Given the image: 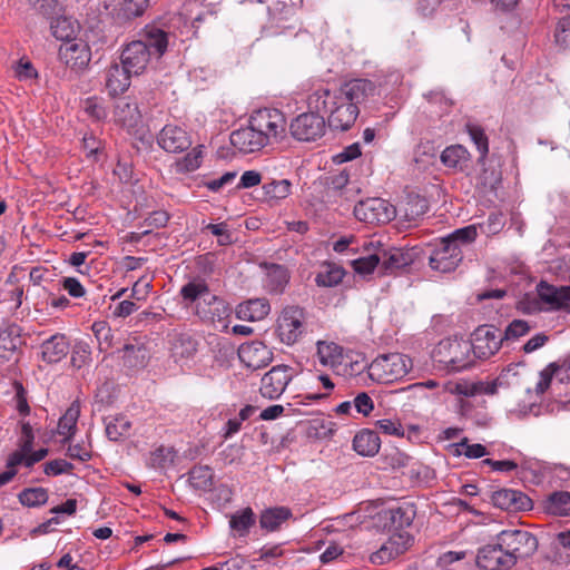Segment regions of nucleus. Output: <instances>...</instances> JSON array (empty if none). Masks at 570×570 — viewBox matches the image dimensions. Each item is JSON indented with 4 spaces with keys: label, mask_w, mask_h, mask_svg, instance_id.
<instances>
[{
    "label": "nucleus",
    "mask_w": 570,
    "mask_h": 570,
    "mask_svg": "<svg viewBox=\"0 0 570 570\" xmlns=\"http://www.w3.org/2000/svg\"><path fill=\"white\" fill-rule=\"evenodd\" d=\"M376 92L374 82L352 79L332 90L315 89L307 98L311 110L327 115L328 126L335 130H348L357 119L360 107Z\"/></svg>",
    "instance_id": "nucleus-1"
},
{
    "label": "nucleus",
    "mask_w": 570,
    "mask_h": 570,
    "mask_svg": "<svg viewBox=\"0 0 570 570\" xmlns=\"http://www.w3.org/2000/svg\"><path fill=\"white\" fill-rule=\"evenodd\" d=\"M168 33L156 26H146L142 38L129 42L121 52V65L134 76L144 73L153 60L167 50Z\"/></svg>",
    "instance_id": "nucleus-2"
},
{
    "label": "nucleus",
    "mask_w": 570,
    "mask_h": 570,
    "mask_svg": "<svg viewBox=\"0 0 570 570\" xmlns=\"http://www.w3.org/2000/svg\"><path fill=\"white\" fill-rule=\"evenodd\" d=\"M476 235V227L469 225L442 238L430 256L431 268L440 273L455 271L463 258L462 246L472 243Z\"/></svg>",
    "instance_id": "nucleus-3"
},
{
    "label": "nucleus",
    "mask_w": 570,
    "mask_h": 570,
    "mask_svg": "<svg viewBox=\"0 0 570 570\" xmlns=\"http://www.w3.org/2000/svg\"><path fill=\"white\" fill-rule=\"evenodd\" d=\"M517 307L524 314L570 308V287H534L519 298Z\"/></svg>",
    "instance_id": "nucleus-4"
},
{
    "label": "nucleus",
    "mask_w": 570,
    "mask_h": 570,
    "mask_svg": "<svg viewBox=\"0 0 570 570\" xmlns=\"http://www.w3.org/2000/svg\"><path fill=\"white\" fill-rule=\"evenodd\" d=\"M412 360L401 353L383 354L368 365V376L380 384H391L404 379L412 370Z\"/></svg>",
    "instance_id": "nucleus-5"
},
{
    "label": "nucleus",
    "mask_w": 570,
    "mask_h": 570,
    "mask_svg": "<svg viewBox=\"0 0 570 570\" xmlns=\"http://www.w3.org/2000/svg\"><path fill=\"white\" fill-rule=\"evenodd\" d=\"M434 360L451 371H461L471 363V344L461 337L442 340L433 352Z\"/></svg>",
    "instance_id": "nucleus-6"
},
{
    "label": "nucleus",
    "mask_w": 570,
    "mask_h": 570,
    "mask_svg": "<svg viewBox=\"0 0 570 570\" xmlns=\"http://www.w3.org/2000/svg\"><path fill=\"white\" fill-rule=\"evenodd\" d=\"M249 124L263 136L267 146L281 141L286 134L287 121L285 115L278 109L264 108L256 110L249 117Z\"/></svg>",
    "instance_id": "nucleus-7"
},
{
    "label": "nucleus",
    "mask_w": 570,
    "mask_h": 570,
    "mask_svg": "<svg viewBox=\"0 0 570 570\" xmlns=\"http://www.w3.org/2000/svg\"><path fill=\"white\" fill-rule=\"evenodd\" d=\"M181 296L187 304H194L196 313L203 318H215L227 312L225 303L208 287H183Z\"/></svg>",
    "instance_id": "nucleus-8"
},
{
    "label": "nucleus",
    "mask_w": 570,
    "mask_h": 570,
    "mask_svg": "<svg viewBox=\"0 0 570 570\" xmlns=\"http://www.w3.org/2000/svg\"><path fill=\"white\" fill-rule=\"evenodd\" d=\"M498 541L500 547L513 558L514 563H517L518 559L533 554L538 548L537 538L530 532L520 529L501 531L498 534Z\"/></svg>",
    "instance_id": "nucleus-9"
},
{
    "label": "nucleus",
    "mask_w": 570,
    "mask_h": 570,
    "mask_svg": "<svg viewBox=\"0 0 570 570\" xmlns=\"http://www.w3.org/2000/svg\"><path fill=\"white\" fill-rule=\"evenodd\" d=\"M305 313L297 306L285 307L277 320V334L286 345L295 344L305 331Z\"/></svg>",
    "instance_id": "nucleus-10"
},
{
    "label": "nucleus",
    "mask_w": 570,
    "mask_h": 570,
    "mask_svg": "<svg viewBox=\"0 0 570 570\" xmlns=\"http://www.w3.org/2000/svg\"><path fill=\"white\" fill-rule=\"evenodd\" d=\"M354 215L367 224H385L396 216V207L382 198H367L355 205Z\"/></svg>",
    "instance_id": "nucleus-11"
},
{
    "label": "nucleus",
    "mask_w": 570,
    "mask_h": 570,
    "mask_svg": "<svg viewBox=\"0 0 570 570\" xmlns=\"http://www.w3.org/2000/svg\"><path fill=\"white\" fill-rule=\"evenodd\" d=\"M315 110L298 115L292 120L289 130L292 136L301 141H313L325 132V119Z\"/></svg>",
    "instance_id": "nucleus-12"
},
{
    "label": "nucleus",
    "mask_w": 570,
    "mask_h": 570,
    "mask_svg": "<svg viewBox=\"0 0 570 570\" xmlns=\"http://www.w3.org/2000/svg\"><path fill=\"white\" fill-rule=\"evenodd\" d=\"M503 338L493 325H481L472 334L471 351L481 360L494 355L501 347Z\"/></svg>",
    "instance_id": "nucleus-13"
},
{
    "label": "nucleus",
    "mask_w": 570,
    "mask_h": 570,
    "mask_svg": "<svg viewBox=\"0 0 570 570\" xmlns=\"http://www.w3.org/2000/svg\"><path fill=\"white\" fill-rule=\"evenodd\" d=\"M501 385L499 380L471 382L465 380L448 381L443 391L456 396L473 397L478 395H493Z\"/></svg>",
    "instance_id": "nucleus-14"
},
{
    "label": "nucleus",
    "mask_w": 570,
    "mask_h": 570,
    "mask_svg": "<svg viewBox=\"0 0 570 570\" xmlns=\"http://www.w3.org/2000/svg\"><path fill=\"white\" fill-rule=\"evenodd\" d=\"M415 510L413 505H397L382 509L377 514V521L389 532L405 531L414 520Z\"/></svg>",
    "instance_id": "nucleus-15"
},
{
    "label": "nucleus",
    "mask_w": 570,
    "mask_h": 570,
    "mask_svg": "<svg viewBox=\"0 0 570 570\" xmlns=\"http://www.w3.org/2000/svg\"><path fill=\"white\" fill-rule=\"evenodd\" d=\"M389 539L373 552L370 560L374 564L386 563L404 553L411 544L412 538L406 531L390 532Z\"/></svg>",
    "instance_id": "nucleus-16"
},
{
    "label": "nucleus",
    "mask_w": 570,
    "mask_h": 570,
    "mask_svg": "<svg viewBox=\"0 0 570 570\" xmlns=\"http://www.w3.org/2000/svg\"><path fill=\"white\" fill-rule=\"evenodd\" d=\"M292 377V371L288 366H274L262 377L259 391L266 399H277L284 393Z\"/></svg>",
    "instance_id": "nucleus-17"
},
{
    "label": "nucleus",
    "mask_w": 570,
    "mask_h": 570,
    "mask_svg": "<svg viewBox=\"0 0 570 570\" xmlns=\"http://www.w3.org/2000/svg\"><path fill=\"white\" fill-rule=\"evenodd\" d=\"M476 562L484 570H508L515 564L513 558L500 547L499 541L480 549Z\"/></svg>",
    "instance_id": "nucleus-18"
},
{
    "label": "nucleus",
    "mask_w": 570,
    "mask_h": 570,
    "mask_svg": "<svg viewBox=\"0 0 570 570\" xmlns=\"http://www.w3.org/2000/svg\"><path fill=\"white\" fill-rule=\"evenodd\" d=\"M494 507L509 511H525L532 508V501L521 491L513 489H499L490 497Z\"/></svg>",
    "instance_id": "nucleus-19"
},
{
    "label": "nucleus",
    "mask_w": 570,
    "mask_h": 570,
    "mask_svg": "<svg viewBox=\"0 0 570 570\" xmlns=\"http://www.w3.org/2000/svg\"><path fill=\"white\" fill-rule=\"evenodd\" d=\"M238 356L240 362L252 370L264 367L273 360L272 351L258 341L243 344L238 350Z\"/></svg>",
    "instance_id": "nucleus-20"
},
{
    "label": "nucleus",
    "mask_w": 570,
    "mask_h": 570,
    "mask_svg": "<svg viewBox=\"0 0 570 570\" xmlns=\"http://www.w3.org/2000/svg\"><path fill=\"white\" fill-rule=\"evenodd\" d=\"M158 145L168 153H181L188 149L191 140L187 131L176 125H166L157 137Z\"/></svg>",
    "instance_id": "nucleus-21"
},
{
    "label": "nucleus",
    "mask_w": 570,
    "mask_h": 570,
    "mask_svg": "<svg viewBox=\"0 0 570 570\" xmlns=\"http://www.w3.org/2000/svg\"><path fill=\"white\" fill-rule=\"evenodd\" d=\"M230 144L244 154L254 153L267 146L263 140V136L249 122L246 127H242L230 134Z\"/></svg>",
    "instance_id": "nucleus-22"
},
{
    "label": "nucleus",
    "mask_w": 570,
    "mask_h": 570,
    "mask_svg": "<svg viewBox=\"0 0 570 570\" xmlns=\"http://www.w3.org/2000/svg\"><path fill=\"white\" fill-rule=\"evenodd\" d=\"M59 58L72 69H82L89 63L91 55L87 43L79 40L61 45Z\"/></svg>",
    "instance_id": "nucleus-23"
},
{
    "label": "nucleus",
    "mask_w": 570,
    "mask_h": 570,
    "mask_svg": "<svg viewBox=\"0 0 570 570\" xmlns=\"http://www.w3.org/2000/svg\"><path fill=\"white\" fill-rule=\"evenodd\" d=\"M368 365L363 353L345 348L334 373L338 376L351 379L360 375L364 370H368Z\"/></svg>",
    "instance_id": "nucleus-24"
},
{
    "label": "nucleus",
    "mask_w": 570,
    "mask_h": 570,
    "mask_svg": "<svg viewBox=\"0 0 570 570\" xmlns=\"http://www.w3.org/2000/svg\"><path fill=\"white\" fill-rule=\"evenodd\" d=\"M198 342L189 334L176 335L170 343V357L179 365L188 364L197 352Z\"/></svg>",
    "instance_id": "nucleus-25"
},
{
    "label": "nucleus",
    "mask_w": 570,
    "mask_h": 570,
    "mask_svg": "<svg viewBox=\"0 0 570 570\" xmlns=\"http://www.w3.org/2000/svg\"><path fill=\"white\" fill-rule=\"evenodd\" d=\"M376 253L380 258V272L383 274H394L412 262L411 256L400 248L380 249Z\"/></svg>",
    "instance_id": "nucleus-26"
},
{
    "label": "nucleus",
    "mask_w": 570,
    "mask_h": 570,
    "mask_svg": "<svg viewBox=\"0 0 570 570\" xmlns=\"http://www.w3.org/2000/svg\"><path fill=\"white\" fill-rule=\"evenodd\" d=\"M271 312V304L266 298H250L240 303L236 315L242 321L257 322L264 320Z\"/></svg>",
    "instance_id": "nucleus-27"
},
{
    "label": "nucleus",
    "mask_w": 570,
    "mask_h": 570,
    "mask_svg": "<svg viewBox=\"0 0 570 570\" xmlns=\"http://www.w3.org/2000/svg\"><path fill=\"white\" fill-rule=\"evenodd\" d=\"M134 76L124 65H111L106 72V88L112 96L125 92L130 86Z\"/></svg>",
    "instance_id": "nucleus-28"
},
{
    "label": "nucleus",
    "mask_w": 570,
    "mask_h": 570,
    "mask_svg": "<svg viewBox=\"0 0 570 570\" xmlns=\"http://www.w3.org/2000/svg\"><path fill=\"white\" fill-rule=\"evenodd\" d=\"M344 350L343 346L335 342L318 341L316 343V357L322 366L328 367L334 372Z\"/></svg>",
    "instance_id": "nucleus-29"
},
{
    "label": "nucleus",
    "mask_w": 570,
    "mask_h": 570,
    "mask_svg": "<svg viewBox=\"0 0 570 570\" xmlns=\"http://www.w3.org/2000/svg\"><path fill=\"white\" fill-rule=\"evenodd\" d=\"M441 161L448 168L462 171L469 166L470 154L462 145H452L442 151Z\"/></svg>",
    "instance_id": "nucleus-30"
},
{
    "label": "nucleus",
    "mask_w": 570,
    "mask_h": 570,
    "mask_svg": "<svg viewBox=\"0 0 570 570\" xmlns=\"http://www.w3.org/2000/svg\"><path fill=\"white\" fill-rule=\"evenodd\" d=\"M353 448L360 455L374 456L381 448V440L376 432L362 430L354 436Z\"/></svg>",
    "instance_id": "nucleus-31"
},
{
    "label": "nucleus",
    "mask_w": 570,
    "mask_h": 570,
    "mask_svg": "<svg viewBox=\"0 0 570 570\" xmlns=\"http://www.w3.org/2000/svg\"><path fill=\"white\" fill-rule=\"evenodd\" d=\"M115 118L122 126L128 128L136 127L141 119L138 105L128 99H120L115 106Z\"/></svg>",
    "instance_id": "nucleus-32"
},
{
    "label": "nucleus",
    "mask_w": 570,
    "mask_h": 570,
    "mask_svg": "<svg viewBox=\"0 0 570 570\" xmlns=\"http://www.w3.org/2000/svg\"><path fill=\"white\" fill-rule=\"evenodd\" d=\"M69 351V344L63 335H55L41 346L42 358L49 363L61 361Z\"/></svg>",
    "instance_id": "nucleus-33"
},
{
    "label": "nucleus",
    "mask_w": 570,
    "mask_h": 570,
    "mask_svg": "<svg viewBox=\"0 0 570 570\" xmlns=\"http://www.w3.org/2000/svg\"><path fill=\"white\" fill-rule=\"evenodd\" d=\"M79 416L80 404L75 401L70 404L58 422L57 432L59 435L63 436L65 441H69L75 435Z\"/></svg>",
    "instance_id": "nucleus-34"
},
{
    "label": "nucleus",
    "mask_w": 570,
    "mask_h": 570,
    "mask_svg": "<svg viewBox=\"0 0 570 570\" xmlns=\"http://www.w3.org/2000/svg\"><path fill=\"white\" fill-rule=\"evenodd\" d=\"M292 517V512L285 507H275L262 512L259 524L267 531H275Z\"/></svg>",
    "instance_id": "nucleus-35"
},
{
    "label": "nucleus",
    "mask_w": 570,
    "mask_h": 570,
    "mask_svg": "<svg viewBox=\"0 0 570 570\" xmlns=\"http://www.w3.org/2000/svg\"><path fill=\"white\" fill-rule=\"evenodd\" d=\"M33 440L35 436L30 424L22 423L19 449L10 455L8 460V468H14L22 463L23 455L28 454L32 450Z\"/></svg>",
    "instance_id": "nucleus-36"
},
{
    "label": "nucleus",
    "mask_w": 570,
    "mask_h": 570,
    "mask_svg": "<svg viewBox=\"0 0 570 570\" xmlns=\"http://www.w3.org/2000/svg\"><path fill=\"white\" fill-rule=\"evenodd\" d=\"M50 30L52 36L61 41L73 42L78 24L67 17H58L51 20Z\"/></svg>",
    "instance_id": "nucleus-37"
},
{
    "label": "nucleus",
    "mask_w": 570,
    "mask_h": 570,
    "mask_svg": "<svg viewBox=\"0 0 570 570\" xmlns=\"http://www.w3.org/2000/svg\"><path fill=\"white\" fill-rule=\"evenodd\" d=\"M122 352L124 363L128 367H142L149 358L147 348L139 342L126 344Z\"/></svg>",
    "instance_id": "nucleus-38"
},
{
    "label": "nucleus",
    "mask_w": 570,
    "mask_h": 570,
    "mask_svg": "<svg viewBox=\"0 0 570 570\" xmlns=\"http://www.w3.org/2000/svg\"><path fill=\"white\" fill-rule=\"evenodd\" d=\"M426 209L428 205L425 199L416 196L409 198L406 203L396 208V215L399 214L405 220L412 223L416 222L419 217L425 214Z\"/></svg>",
    "instance_id": "nucleus-39"
},
{
    "label": "nucleus",
    "mask_w": 570,
    "mask_h": 570,
    "mask_svg": "<svg viewBox=\"0 0 570 570\" xmlns=\"http://www.w3.org/2000/svg\"><path fill=\"white\" fill-rule=\"evenodd\" d=\"M544 510L553 515H569L570 514V493L569 492H554L550 494L544 501Z\"/></svg>",
    "instance_id": "nucleus-40"
},
{
    "label": "nucleus",
    "mask_w": 570,
    "mask_h": 570,
    "mask_svg": "<svg viewBox=\"0 0 570 570\" xmlns=\"http://www.w3.org/2000/svg\"><path fill=\"white\" fill-rule=\"evenodd\" d=\"M149 0H124L118 9L117 17L121 21H129L144 14Z\"/></svg>",
    "instance_id": "nucleus-41"
},
{
    "label": "nucleus",
    "mask_w": 570,
    "mask_h": 570,
    "mask_svg": "<svg viewBox=\"0 0 570 570\" xmlns=\"http://www.w3.org/2000/svg\"><path fill=\"white\" fill-rule=\"evenodd\" d=\"M255 523L254 512L250 508L237 511L230 517V529L238 535H246L250 527Z\"/></svg>",
    "instance_id": "nucleus-42"
},
{
    "label": "nucleus",
    "mask_w": 570,
    "mask_h": 570,
    "mask_svg": "<svg viewBox=\"0 0 570 570\" xmlns=\"http://www.w3.org/2000/svg\"><path fill=\"white\" fill-rule=\"evenodd\" d=\"M130 421L125 416L111 417L106 423V434L111 441H119L129 435Z\"/></svg>",
    "instance_id": "nucleus-43"
},
{
    "label": "nucleus",
    "mask_w": 570,
    "mask_h": 570,
    "mask_svg": "<svg viewBox=\"0 0 570 570\" xmlns=\"http://www.w3.org/2000/svg\"><path fill=\"white\" fill-rule=\"evenodd\" d=\"M345 276V271L340 265L327 263L324 271L316 277L317 285H338Z\"/></svg>",
    "instance_id": "nucleus-44"
},
{
    "label": "nucleus",
    "mask_w": 570,
    "mask_h": 570,
    "mask_svg": "<svg viewBox=\"0 0 570 570\" xmlns=\"http://www.w3.org/2000/svg\"><path fill=\"white\" fill-rule=\"evenodd\" d=\"M291 181L287 179L273 180L263 185L264 195L271 200H281L291 194Z\"/></svg>",
    "instance_id": "nucleus-45"
},
{
    "label": "nucleus",
    "mask_w": 570,
    "mask_h": 570,
    "mask_svg": "<svg viewBox=\"0 0 570 570\" xmlns=\"http://www.w3.org/2000/svg\"><path fill=\"white\" fill-rule=\"evenodd\" d=\"M203 160V146H197L185 157L176 161L178 173H190L199 168Z\"/></svg>",
    "instance_id": "nucleus-46"
},
{
    "label": "nucleus",
    "mask_w": 570,
    "mask_h": 570,
    "mask_svg": "<svg viewBox=\"0 0 570 570\" xmlns=\"http://www.w3.org/2000/svg\"><path fill=\"white\" fill-rule=\"evenodd\" d=\"M21 504L35 508L45 504L48 501V492L43 488L26 489L19 494Z\"/></svg>",
    "instance_id": "nucleus-47"
},
{
    "label": "nucleus",
    "mask_w": 570,
    "mask_h": 570,
    "mask_svg": "<svg viewBox=\"0 0 570 570\" xmlns=\"http://www.w3.org/2000/svg\"><path fill=\"white\" fill-rule=\"evenodd\" d=\"M352 266L356 274L361 276H366L373 273L375 268L380 269V258L377 257V253H375L352 261Z\"/></svg>",
    "instance_id": "nucleus-48"
},
{
    "label": "nucleus",
    "mask_w": 570,
    "mask_h": 570,
    "mask_svg": "<svg viewBox=\"0 0 570 570\" xmlns=\"http://www.w3.org/2000/svg\"><path fill=\"white\" fill-rule=\"evenodd\" d=\"M19 344V337L8 331L0 333V357L9 360L16 352Z\"/></svg>",
    "instance_id": "nucleus-49"
},
{
    "label": "nucleus",
    "mask_w": 570,
    "mask_h": 570,
    "mask_svg": "<svg viewBox=\"0 0 570 570\" xmlns=\"http://www.w3.org/2000/svg\"><path fill=\"white\" fill-rule=\"evenodd\" d=\"M266 269L268 281L273 285H286L289 281L287 269L277 264H264L262 265Z\"/></svg>",
    "instance_id": "nucleus-50"
},
{
    "label": "nucleus",
    "mask_w": 570,
    "mask_h": 570,
    "mask_svg": "<svg viewBox=\"0 0 570 570\" xmlns=\"http://www.w3.org/2000/svg\"><path fill=\"white\" fill-rule=\"evenodd\" d=\"M530 328L531 327L527 321L514 320L505 328L504 336H502V338L503 341H515L519 337L528 334Z\"/></svg>",
    "instance_id": "nucleus-51"
},
{
    "label": "nucleus",
    "mask_w": 570,
    "mask_h": 570,
    "mask_svg": "<svg viewBox=\"0 0 570 570\" xmlns=\"http://www.w3.org/2000/svg\"><path fill=\"white\" fill-rule=\"evenodd\" d=\"M456 451L459 454H463L470 459H479L488 454L487 449L482 444H470L466 440L458 444Z\"/></svg>",
    "instance_id": "nucleus-52"
},
{
    "label": "nucleus",
    "mask_w": 570,
    "mask_h": 570,
    "mask_svg": "<svg viewBox=\"0 0 570 570\" xmlns=\"http://www.w3.org/2000/svg\"><path fill=\"white\" fill-rule=\"evenodd\" d=\"M556 42L561 48L570 47V18H563L559 21L556 29Z\"/></svg>",
    "instance_id": "nucleus-53"
},
{
    "label": "nucleus",
    "mask_w": 570,
    "mask_h": 570,
    "mask_svg": "<svg viewBox=\"0 0 570 570\" xmlns=\"http://www.w3.org/2000/svg\"><path fill=\"white\" fill-rule=\"evenodd\" d=\"M376 426L381 432H383L387 435H395V436L404 435L403 426L396 420L382 419L376 422Z\"/></svg>",
    "instance_id": "nucleus-54"
},
{
    "label": "nucleus",
    "mask_w": 570,
    "mask_h": 570,
    "mask_svg": "<svg viewBox=\"0 0 570 570\" xmlns=\"http://www.w3.org/2000/svg\"><path fill=\"white\" fill-rule=\"evenodd\" d=\"M190 480L195 487L206 488L210 484V470L207 466L195 468L190 472Z\"/></svg>",
    "instance_id": "nucleus-55"
},
{
    "label": "nucleus",
    "mask_w": 570,
    "mask_h": 570,
    "mask_svg": "<svg viewBox=\"0 0 570 570\" xmlns=\"http://www.w3.org/2000/svg\"><path fill=\"white\" fill-rule=\"evenodd\" d=\"M206 229L210 230L218 238L219 245L224 246L232 243V235L226 223L209 224L206 226Z\"/></svg>",
    "instance_id": "nucleus-56"
},
{
    "label": "nucleus",
    "mask_w": 570,
    "mask_h": 570,
    "mask_svg": "<svg viewBox=\"0 0 570 570\" xmlns=\"http://www.w3.org/2000/svg\"><path fill=\"white\" fill-rule=\"evenodd\" d=\"M29 4L40 14L50 17L58 8L57 0H28Z\"/></svg>",
    "instance_id": "nucleus-57"
},
{
    "label": "nucleus",
    "mask_w": 570,
    "mask_h": 570,
    "mask_svg": "<svg viewBox=\"0 0 570 570\" xmlns=\"http://www.w3.org/2000/svg\"><path fill=\"white\" fill-rule=\"evenodd\" d=\"M353 405L356 411L365 416H367L374 409L373 400L365 392L358 393L354 401Z\"/></svg>",
    "instance_id": "nucleus-58"
},
{
    "label": "nucleus",
    "mask_w": 570,
    "mask_h": 570,
    "mask_svg": "<svg viewBox=\"0 0 570 570\" xmlns=\"http://www.w3.org/2000/svg\"><path fill=\"white\" fill-rule=\"evenodd\" d=\"M559 370L554 364H550L540 373L539 382L537 383L535 391L538 394H542L549 387L552 375Z\"/></svg>",
    "instance_id": "nucleus-59"
},
{
    "label": "nucleus",
    "mask_w": 570,
    "mask_h": 570,
    "mask_svg": "<svg viewBox=\"0 0 570 570\" xmlns=\"http://www.w3.org/2000/svg\"><path fill=\"white\" fill-rule=\"evenodd\" d=\"M72 465L62 459L53 460L45 465V473L48 475H58L65 472H69Z\"/></svg>",
    "instance_id": "nucleus-60"
},
{
    "label": "nucleus",
    "mask_w": 570,
    "mask_h": 570,
    "mask_svg": "<svg viewBox=\"0 0 570 570\" xmlns=\"http://www.w3.org/2000/svg\"><path fill=\"white\" fill-rule=\"evenodd\" d=\"M465 553L464 552H453V551H449L446 553H443L439 560H438V564L440 568H443V569H449V570H459V566L458 567H454V568H451L454 563H456L458 561L462 560L464 558Z\"/></svg>",
    "instance_id": "nucleus-61"
},
{
    "label": "nucleus",
    "mask_w": 570,
    "mask_h": 570,
    "mask_svg": "<svg viewBox=\"0 0 570 570\" xmlns=\"http://www.w3.org/2000/svg\"><path fill=\"white\" fill-rule=\"evenodd\" d=\"M89 350L88 346L83 343H78L75 345L71 362L75 366L81 367L82 364H85L89 357Z\"/></svg>",
    "instance_id": "nucleus-62"
},
{
    "label": "nucleus",
    "mask_w": 570,
    "mask_h": 570,
    "mask_svg": "<svg viewBox=\"0 0 570 570\" xmlns=\"http://www.w3.org/2000/svg\"><path fill=\"white\" fill-rule=\"evenodd\" d=\"M470 136L474 144L476 145L478 150L481 156H485L488 154V138L484 132L480 128L470 129Z\"/></svg>",
    "instance_id": "nucleus-63"
},
{
    "label": "nucleus",
    "mask_w": 570,
    "mask_h": 570,
    "mask_svg": "<svg viewBox=\"0 0 570 570\" xmlns=\"http://www.w3.org/2000/svg\"><path fill=\"white\" fill-rule=\"evenodd\" d=\"M262 176L256 170H247L245 171L237 185L238 188H250L261 183Z\"/></svg>",
    "instance_id": "nucleus-64"
}]
</instances>
